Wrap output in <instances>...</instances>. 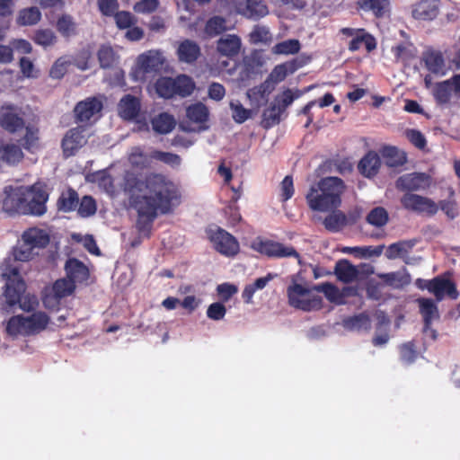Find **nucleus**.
Segmentation results:
<instances>
[{
  "mask_svg": "<svg viewBox=\"0 0 460 460\" xmlns=\"http://www.w3.org/2000/svg\"><path fill=\"white\" fill-rule=\"evenodd\" d=\"M122 188L130 207L137 213V231L147 236L155 218L172 213L181 199L178 186L167 175L157 172L127 171Z\"/></svg>",
  "mask_w": 460,
  "mask_h": 460,
  "instance_id": "obj_1",
  "label": "nucleus"
},
{
  "mask_svg": "<svg viewBox=\"0 0 460 460\" xmlns=\"http://www.w3.org/2000/svg\"><path fill=\"white\" fill-rule=\"evenodd\" d=\"M345 188L341 178L324 177L310 187L305 195L306 203L313 211L330 212L341 205Z\"/></svg>",
  "mask_w": 460,
  "mask_h": 460,
  "instance_id": "obj_2",
  "label": "nucleus"
},
{
  "mask_svg": "<svg viewBox=\"0 0 460 460\" xmlns=\"http://www.w3.org/2000/svg\"><path fill=\"white\" fill-rule=\"evenodd\" d=\"M49 323V315L44 312H35L29 316H12L6 325V332L12 336L36 334L45 330Z\"/></svg>",
  "mask_w": 460,
  "mask_h": 460,
  "instance_id": "obj_3",
  "label": "nucleus"
},
{
  "mask_svg": "<svg viewBox=\"0 0 460 460\" xmlns=\"http://www.w3.org/2000/svg\"><path fill=\"white\" fill-rule=\"evenodd\" d=\"M414 285L420 290H428L435 296L437 302H440L446 297L456 300L459 296L456 284L450 279L449 272L438 275L431 279L418 278L415 279Z\"/></svg>",
  "mask_w": 460,
  "mask_h": 460,
  "instance_id": "obj_4",
  "label": "nucleus"
},
{
  "mask_svg": "<svg viewBox=\"0 0 460 460\" xmlns=\"http://www.w3.org/2000/svg\"><path fill=\"white\" fill-rule=\"evenodd\" d=\"M299 95L294 94L290 88H287L266 107L261 114V126L264 129H270L279 125L287 116L286 110Z\"/></svg>",
  "mask_w": 460,
  "mask_h": 460,
  "instance_id": "obj_5",
  "label": "nucleus"
},
{
  "mask_svg": "<svg viewBox=\"0 0 460 460\" xmlns=\"http://www.w3.org/2000/svg\"><path fill=\"white\" fill-rule=\"evenodd\" d=\"M311 289L298 283H293L287 288L288 305L304 312L320 310L323 299L319 296H309Z\"/></svg>",
  "mask_w": 460,
  "mask_h": 460,
  "instance_id": "obj_6",
  "label": "nucleus"
},
{
  "mask_svg": "<svg viewBox=\"0 0 460 460\" xmlns=\"http://www.w3.org/2000/svg\"><path fill=\"white\" fill-rule=\"evenodd\" d=\"M400 203L405 210L418 215L433 217L438 211V206L433 199L415 193H404Z\"/></svg>",
  "mask_w": 460,
  "mask_h": 460,
  "instance_id": "obj_7",
  "label": "nucleus"
},
{
  "mask_svg": "<svg viewBox=\"0 0 460 460\" xmlns=\"http://www.w3.org/2000/svg\"><path fill=\"white\" fill-rule=\"evenodd\" d=\"M0 210L8 215H26V190L23 187L6 186Z\"/></svg>",
  "mask_w": 460,
  "mask_h": 460,
  "instance_id": "obj_8",
  "label": "nucleus"
},
{
  "mask_svg": "<svg viewBox=\"0 0 460 460\" xmlns=\"http://www.w3.org/2000/svg\"><path fill=\"white\" fill-rule=\"evenodd\" d=\"M252 248L270 258L300 257L293 246H286L281 243L269 239L257 238L252 242Z\"/></svg>",
  "mask_w": 460,
  "mask_h": 460,
  "instance_id": "obj_9",
  "label": "nucleus"
},
{
  "mask_svg": "<svg viewBox=\"0 0 460 460\" xmlns=\"http://www.w3.org/2000/svg\"><path fill=\"white\" fill-rule=\"evenodd\" d=\"M209 239L216 251L226 257H234L240 251V244L237 239L221 227L211 231Z\"/></svg>",
  "mask_w": 460,
  "mask_h": 460,
  "instance_id": "obj_10",
  "label": "nucleus"
},
{
  "mask_svg": "<svg viewBox=\"0 0 460 460\" xmlns=\"http://www.w3.org/2000/svg\"><path fill=\"white\" fill-rule=\"evenodd\" d=\"M430 185V177L424 172H411L400 176L395 181V187L400 191L413 193L426 190Z\"/></svg>",
  "mask_w": 460,
  "mask_h": 460,
  "instance_id": "obj_11",
  "label": "nucleus"
},
{
  "mask_svg": "<svg viewBox=\"0 0 460 460\" xmlns=\"http://www.w3.org/2000/svg\"><path fill=\"white\" fill-rule=\"evenodd\" d=\"M26 192L29 193V199L26 197V215L42 216L47 210L49 199L46 190L41 185L34 184Z\"/></svg>",
  "mask_w": 460,
  "mask_h": 460,
  "instance_id": "obj_12",
  "label": "nucleus"
},
{
  "mask_svg": "<svg viewBox=\"0 0 460 460\" xmlns=\"http://www.w3.org/2000/svg\"><path fill=\"white\" fill-rule=\"evenodd\" d=\"M84 128L83 127H75L70 128L64 136L61 147L65 157L75 155V153L83 147L86 142Z\"/></svg>",
  "mask_w": 460,
  "mask_h": 460,
  "instance_id": "obj_13",
  "label": "nucleus"
},
{
  "mask_svg": "<svg viewBox=\"0 0 460 460\" xmlns=\"http://www.w3.org/2000/svg\"><path fill=\"white\" fill-rule=\"evenodd\" d=\"M102 110V102L96 97H90L79 102L75 107L76 120L79 122L89 121L95 114Z\"/></svg>",
  "mask_w": 460,
  "mask_h": 460,
  "instance_id": "obj_14",
  "label": "nucleus"
},
{
  "mask_svg": "<svg viewBox=\"0 0 460 460\" xmlns=\"http://www.w3.org/2000/svg\"><path fill=\"white\" fill-rule=\"evenodd\" d=\"M416 303L419 306V313L422 316L424 329L428 330L434 321L440 318L437 301L432 298L419 297L416 299Z\"/></svg>",
  "mask_w": 460,
  "mask_h": 460,
  "instance_id": "obj_15",
  "label": "nucleus"
},
{
  "mask_svg": "<svg viewBox=\"0 0 460 460\" xmlns=\"http://www.w3.org/2000/svg\"><path fill=\"white\" fill-rule=\"evenodd\" d=\"M65 270L66 278L70 281H73L74 285L87 281L90 277V271L87 266L76 258H69L66 261Z\"/></svg>",
  "mask_w": 460,
  "mask_h": 460,
  "instance_id": "obj_16",
  "label": "nucleus"
},
{
  "mask_svg": "<svg viewBox=\"0 0 460 460\" xmlns=\"http://www.w3.org/2000/svg\"><path fill=\"white\" fill-rule=\"evenodd\" d=\"M238 13L248 19L259 20L269 14V8L263 0H244L239 4Z\"/></svg>",
  "mask_w": 460,
  "mask_h": 460,
  "instance_id": "obj_17",
  "label": "nucleus"
},
{
  "mask_svg": "<svg viewBox=\"0 0 460 460\" xmlns=\"http://www.w3.org/2000/svg\"><path fill=\"white\" fill-rule=\"evenodd\" d=\"M141 104L138 98L127 94L118 104V113L121 119L128 121L135 120L140 113Z\"/></svg>",
  "mask_w": 460,
  "mask_h": 460,
  "instance_id": "obj_18",
  "label": "nucleus"
},
{
  "mask_svg": "<svg viewBox=\"0 0 460 460\" xmlns=\"http://www.w3.org/2000/svg\"><path fill=\"white\" fill-rule=\"evenodd\" d=\"M438 0H421L414 5L411 13L414 19L432 21L438 16Z\"/></svg>",
  "mask_w": 460,
  "mask_h": 460,
  "instance_id": "obj_19",
  "label": "nucleus"
},
{
  "mask_svg": "<svg viewBox=\"0 0 460 460\" xmlns=\"http://www.w3.org/2000/svg\"><path fill=\"white\" fill-rule=\"evenodd\" d=\"M22 241L29 243L33 249H43L49 245L50 236L43 229L31 227L23 232Z\"/></svg>",
  "mask_w": 460,
  "mask_h": 460,
  "instance_id": "obj_20",
  "label": "nucleus"
},
{
  "mask_svg": "<svg viewBox=\"0 0 460 460\" xmlns=\"http://www.w3.org/2000/svg\"><path fill=\"white\" fill-rule=\"evenodd\" d=\"M380 166L381 160L378 154L375 151H369L361 158L358 168L362 175L371 178L378 173Z\"/></svg>",
  "mask_w": 460,
  "mask_h": 460,
  "instance_id": "obj_21",
  "label": "nucleus"
},
{
  "mask_svg": "<svg viewBox=\"0 0 460 460\" xmlns=\"http://www.w3.org/2000/svg\"><path fill=\"white\" fill-rule=\"evenodd\" d=\"M243 76L249 78L261 72V67L265 64V57L261 51L254 50L243 58Z\"/></svg>",
  "mask_w": 460,
  "mask_h": 460,
  "instance_id": "obj_22",
  "label": "nucleus"
},
{
  "mask_svg": "<svg viewBox=\"0 0 460 460\" xmlns=\"http://www.w3.org/2000/svg\"><path fill=\"white\" fill-rule=\"evenodd\" d=\"M241 46L242 41L239 36L235 34H227L217 40V50L221 55L231 58L239 53Z\"/></svg>",
  "mask_w": 460,
  "mask_h": 460,
  "instance_id": "obj_23",
  "label": "nucleus"
},
{
  "mask_svg": "<svg viewBox=\"0 0 460 460\" xmlns=\"http://www.w3.org/2000/svg\"><path fill=\"white\" fill-rule=\"evenodd\" d=\"M164 58L158 50H149L137 57V66L145 72L158 69L164 64Z\"/></svg>",
  "mask_w": 460,
  "mask_h": 460,
  "instance_id": "obj_24",
  "label": "nucleus"
},
{
  "mask_svg": "<svg viewBox=\"0 0 460 460\" xmlns=\"http://www.w3.org/2000/svg\"><path fill=\"white\" fill-rule=\"evenodd\" d=\"M199 55L200 48L195 41L190 40H184L179 43L177 48V56L179 61L191 64L198 59Z\"/></svg>",
  "mask_w": 460,
  "mask_h": 460,
  "instance_id": "obj_25",
  "label": "nucleus"
},
{
  "mask_svg": "<svg viewBox=\"0 0 460 460\" xmlns=\"http://www.w3.org/2000/svg\"><path fill=\"white\" fill-rule=\"evenodd\" d=\"M273 89L274 88H247L246 97L255 113L268 103L271 90Z\"/></svg>",
  "mask_w": 460,
  "mask_h": 460,
  "instance_id": "obj_26",
  "label": "nucleus"
},
{
  "mask_svg": "<svg viewBox=\"0 0 460 460\" xmlns=\"http://www.w3.org/2000/svg\"><path fill=\"white\" fill-rule=\"evenodd\" d=\"M328 216L323 221L325 229L332 233L341 231L347 225H349L348 217L344 212L336 208L331 210Z\"/></svg>",
  "mask_w": 460,
  "mask_h": 460,
  "instance_id": "obj_27",
  "label": "nucleus"
},
{
  "mask_svg": "<svg viewBox=\"0 0 460 460\" xmlns=\"http://www.w3.org/2000/svg\"><path fill=\"white\" fill-rule=\"evenodd\" d=\"M334 273L337 279L343 283H350L358 276L357 268L345 259L336 262Z\"/></svg>",
  "mask_w": 460,
  "mask_h": 460,
  "instance_id": "obj_28",
  "label": "nucleus"
},
{
  "mask_svg": "<svg viewBox=\"0 0 460 460\" xmlns=\"http://www.w3.org/2000/svg\"><path fill=\"white\" fill-rule=\"evenodd\" d=\"M0 126L6 131L14 133L23 128L24 120L11 109H6L1 112Z\"/></svg>",
  "mask_w": 460,
  "mask_h": 460,
  "instance_id": "obj_29",
  "label": "nucleus"
},
{
  "mask_svg": "<svg viewBox=\"0 0 460 460\" xmlns=\"http://www.w3.org/2000/svg\"><path fill=\"white\" fill-rule=\"evenodd\" d=\"M25 291V283L23 280H15L5 283L4 296L5 302L9 306H13L21 302L22 295Z\"/></svg>",
  "mask_w": 460,
  "mask_h": 460,
  "instance_id": "obj_30",
  "label": "nucleus"
},
{
  "mask_svg": "<svg viewBox=\"0 0 460 460\" xmlns=\"http://www.w3.org/2000/svg\"><path fill=\"white\" fill-rule=\"evenodd\" d=\"M186 116L190 121L199 124L201 128L206 129L208 128L203 125L208 120L209 111L202 102H196L187 107Z\"/></svg>",
  "mask_w": 460,
  "mask_h": 460,
  "instance_id": "obj_31",
  "label": "nucleus"
},
{
  "mask_svg": "<svg viewBox=\"0 0 460 460\" xmlns=\"http://www.w3.org/2000/svg\"><path fill=\"white\" fill-rule=\"evenodd\" d=\"M153 130L158 134L170 133L176 125L175 119L167 112H162L151 120Z\"/></svg>",
  "mask_w": 460,
  "mask_h": 460,
  "instance_id": "obj_32",
  "label": "nucleus"
},
{
  "mask_svg": "<svg viewBox=\"0 0 460 460\" xmlns=\"http://www.w3.org/2000/svg\"><path fill=\"white\" fill-rule=\"evenodd\" d=\"M75 63V58L71 56L65 55L58 58L51 66L49 75L54 80L62 79L68 72L69 67Z\"/></svg>",
  "mask_w": 460,
  "mask_h": 460,
  "instance_id": "obj_33",
  "label": "nucleus"
},
{
  "mask_svg": "<svg viewBox=\"0 0 460 460\" xmlns=\"http://www.w3.org/2000/svg\"><path fill=\"white\" fill-rule=\"evenodd\" d=\"M78 194L72 188H69L66 191H63L57 202L58 210L63 212L74 211L78 207Z\"/></svg>",
  "mask_w": 460,
  "mask_h": 460,
  "instance_id": "obj_34",
  "label": "nucleus"
},
{
  "mask_svg": "<svg viewBox=\"0 0 460 460\" xmlns=\"http://www.w3.org/2000/svg\"><path fill=\"white\" fill-rule=\"evenodd\" d=\"M276 275L268 273L265 277L259 278L252 284L246 285L243 290L242 297L246 304L252 303V297L257 290L263 289Z\"/></svg>",
  "mask_w": 460,
  "mask_h": 460,
  "instance_id": "obj_35",
  "label": "nucleus"
},
{
  "mask_svg": "<svg viewBox=\"0 0 460 460\" xmlns=\"http://www.w3.org/2000/svg\"><path fill=\"white\" fill-rule=\"evenodd\" d=\"M23 158L21 147L14 144H4L0 146V159L8 164H18Z\"/></svg>",
  "mask_w": 460,
  "mask_h": 460,
  "instance_id": "obj_36",
  "label": "nucleus"
},
{
  "mask_svg": "<svg viewBox=\"0 0 460 460\" xmlns=\"http://www.w3.org/2000/svg\"><path fill=\"white\" fill-rule=\"evenodd\" d=\"M422 60L433 75L438 76L442 72L444 59L440 52L427 51L423 53Z\"/></svg>",
  "mask_w": 460,
  "mask_h": 460,
  "instance_id": "obj_37",
  "label": "nucleus"
},
{
  "mask_svg": "<svg viewBox=\"0 0 460 460\" xmlns=\"http://www.w3.org/2000/svg\"><path fill=\"white\" fill-rule=\"evenodd\" d=\"M232 27L228 26L227 21L221 16H213L208 20L205 25V33L209 37H216Z\"/></svg>",
  "mask_w": 460,
  "mask_h": 460,
  "instance_id": "obj_38",
  "label": "nucleus"
},
{
  "mask_svg": "<svg viewBox=\"0 0 460 460\" xmlns=\"http://www.w3.org/2000/svg\"><path fill=\"white\" fill-rule=\"evenodd\" d=\"M312 289L323 293L325 297L332 303H336L339 305L343 304L342 294L340 292V289L332 283L325 282L315 285Z\"/></svg>",
  "mask_w": 460,
  "mask_h": 460,
  "instance_id": "obj_39",
  "label": "nucleus"
},
{
  "mask_svg": "<svg viewBox=\"0 0 460 460\" xmlns=\"http://www.w3.org/2000/svg\"><path fill=\"white\" fill-rule=\"evenodd\" d=\"M97 57L102 68H111L119 59V55L115 50L107 45H103L99 49Z\"/></svg>",
  "mask_w": 460,
  "mask_h": 460,
  "instance_id": "obj_40",
  "label": "nucleus"
},
{
  "mask_svg": "<svg viewBox=\"0 0 460 460\" xmlns=\"http://www.w3.org/2000/svg\"><path fill=\"white\" fill-rule=\"evenodd\" d=\"M0 276L5 280V283L23 280L20 275L19 268L14 265V261L12 259H5L0 264Z\"/></svg>",
  "mask_w": 460,
  "mask_h": 460,
  "instance_id": "obj_41",
  "label": "nucleus"
},
{
  "mask_svg": "<svg viewBox=\"0 0 460 460\" xmlns=\"http://www.w3.org/2000/svg\"><path fill=\"white\" fill-rule=\"evenodd\" d=\"M367 222L376 227H382L389 221L387 210L383 207H376L369 211L366 217Z\"/></svg>",
  "mask_w": 460,
  "mask_h": 460,
  "instance_id": "obj_42",
  "label": "nucleus"
},
{
  "mask_svg": "<svg viewBox=\"0 0 460 460\" xmlns=\"http://www.w3.org/2000/svg\"><path fill=\"white\" fill-rule=\"evenodd\" d=\"M155 86H195V84L190 76L186 75H178L175 77H161L157 80Z\"/></svg>",
  "mask_w": 460,
  "mask_h": 460,
  "instance_id": "obj_43",
  "label": "nucleus"
},
{
  "mask_svg": "<svg viewBox=\"0 0 460 460\" xmlns=\"http://www.w3.org/2000/svg\"><path fill=\"white\" fill-rule=\"evenodd\" d=\"M150 155H146L139 146L132 148L128 155L129 164L138 169H146L150 165Z\"/></svg>",
  "mask_w": 460,
  "mask_h": 460,
  "instance_id": "obj_44",
  "label": "nucleus"
},
{
  "mask_svg": "<svg viewBox=\"0 0 460 460\" xmlns=\"http://www.w3.org/2000/svg\"><path fill=\"white\" fill-rule=\"evenodd\" d=\"M230 109L232 111L233 119L234 120V122L238 124L245 122L248 119L252 117V112H254L252 108H244L243 104L237 100L230 102Z\"/></svg>",
  "mask_w": 460,
  "mask_h": 460,
  "instance_id": "obj_45",
  "label": "nucleus"
},
{
  "mask_svg": "<svg viewBox=\"0 0 460 460\" xmlns=\"http://www.w3.org/2000/svg\"><path fill=\"white\" fill-rule=\"evenodd\" d=\"M52 292L60 299L72 295L75 289V285L67 278L57 279L52 285Z\"/></svg>",
  "mask_w": 460,
  "mask_h": 460,
  "instance_id": "obj_46",
  "label": "nucleus"
},
{
  "mask_svg": "<svg viewBox=\"0 0 460 460\" xmlns=\"http://www.w3.org/2000/svg\"><path fill=\"white\" fill-rule=\"evenodd\" d=\"M40 12L37 7H30L20 11L17 22L22 26H29L37 23L40 20Z\"/></svg>",
  "mask_w": 460,
  "mask_h": 460,
  "instance_id": "obj_47",
  "label": "nucleus"
},
{
  "mask_svg": "<svg viewBox=\"0 0 460 460\" xmlns=\"http://www.w3.org/2000/svg\"><path fill=\"white\" fill-rule=\"evenodd\" d=\"M382 155L387 159V164L389 166H399L402 165L406 162V156L403 153H401L395 146H385Z\"/></svg>",
  "mask_w": 460,
  "mask_h": 460,
  "instance_id": "obj_48",
  "label": "nucleus"
},
{
  "mask_svg": "<svg viewBox=\"0 0 460 460\" xmlns=\"http://www.w3.org/2000/svg\"><path fill=\"white\" fill-rule=\"evenodd\" d=\"M294 69V63H286L277 66L270 74L266 82L270 84H279L286 78L288 72H293Z\"/></svg>",
  "mask_w": 460,
  "mask_h": 460,
  "instance_id": "obj_49",
  "label": "nucleus"
},
{
  "mask_svg": "<svg viewBox=\"0 0 460 460\" xmlns=\"http://www.w3.org/2000/svg\"><path fill=\"white\" fill-rule=\"evenodd\" d=\"M36 254L35 249L24 241L13 248L14 261H29L33 259Z\"/></svg>",
  "mask_w": 460,
  "mask_h": 460,
  "instance_id": "obj_50",
  "label": "nucleus"
},
{
  "mask_svg": "<svg viewBox=\"0 0 460 460\" xmlns=\"http://www.w3.org/2000/svg\"><path fill=\"white\" fill-rule=\"evenodd\" d=\"M150 158L156 161H160L171 166H178L181 162L180 155L173 153L164 152L160 150H153L150 153Z\"/></svg>",
  "mask_w": 460,
  "mask_h": 460,
  "instance_id": "obj_51",
  "label": "nucleus"
},
{
  "mask_svg": "<svg viewBox=\"0 0 460 460\" xmlns=\"http://www.w3.org/2000/svg\"><path fill=\"white\" fill-rule=\"evenodd\" d=\"M195 88H155V93L164 99H172L176 96L185 98L192 94Z\"/></svg>",
  "mask_w": 460,
  "mask_h": 460,
  "instance_id": "obj_52",
  "label": "nucleus"
},
{
  "mask_svg": "<svg viewBox=\"0 0 460 460\" xmlns=\"http://www.w3.org/2000/svg\"><path fill=\"white\" fill-rule=\"evenodd\" d=\"M77 213L81 217H89L96 213V202L91 196H84L79 201Z\"/></svg>",
  "mask_w": 460,
  "mask_h": 460,
  "instance_id": "obj_53",
  "label": "nucleus"
},
{
  "mask_svg": "<svg viewBox=\"0 0 460 460\" xmlns=\"http://www.w3.org/2000/svg\"><path fill=\"white\" fill-rule=\"evenodd\" d=\"M300 49V43L297 40H288L276 44L272 48V52L277 55L295 54Z\"/></svg>",
  "mask_w": 460,
  "mask_h": 460,
  "instance_id": "obj_54",
  "label": "nucleus"
},
{
  "mask_svg": "<svg viewBox=\"0 0 460 460\" xmlns=\"http://www.w3.org/2000/svg\"><path fill=\"white\" fill-rule=\"evenodd\" d=\"M272 40V36L269 29L265 26L256 25L250 33V40L252 43H269Z\"/></svg>",
  "mask_w": 460,
  "mask_h": 460,
  "instance_id": "obj_55",
  "label": "nucleus"
},
{
  "mask_svg": "<svg viewBox=\"0 0 460 460\" xmlns=\"http://www.w3.org/2000/svg\"><path fill=\"white\" fill-rule=\"evenodd\" d=\"M56 39L54 32L49 29L38 30L33 37L35 43L45 48L52 46L56 42Z\"/></svg>",
  "mask_w": 460,
  "mask_h": 460,
  "instance_id": "obj_56",
  "label": "nucleus"
},
{
  "mask_svg": "<svg viewBox=\"0 0 460 460\" xmlns=\"http://www.w3.org/2000/svg\"><path fill=\"white\" fill-rule=\"evenodd\" d=\"M369 322V317L365 313L349 316L343 320V326L347 329H360Z\"/></svg>",
  "mask_w": 460,
  "mask_h": 460,
  "instance_id": "obj_57",
  "label": "nucleus"
},
{
  "mask_svg": "<svg viewBox=\"0 0 460 460\" xmlns=\"http://www.w3.org/2000/svg\"><path fill=\"white\" fill-rule=\"evenodd\" d=\"M57 27L59 32H61L65 36H69L75 33V23L73 19L69 15H62L58 22Z\"/></svg>",
  "mask_w": 460,
  "mask_h": 460,
  "instance_id": "obj_58",
  "label": "nucleus"
},
{
  "mask_svg": "<svg viewBox=\"0 0 460 460\" xmlns=\"http://www.w3.org/2000/svg\"><path fill=\"white\" fill-rule=\"evenodd\" d=\"M22 146L28 151H32L34 148L38 147L39 144V137L38 130L32 129L31 128H26V134L22 139Z\"/></svg>",
  "mask_w": 460,
  "mask_h": 460,
  "instance_id": "obj_59",
  "label": "nucleus"
},
{
  "mask_svg": "<svg viewBox=\"0 0 460 460\" xmlns=\"http://www.w3.org/2000/svg\"><path fill=\"white\" fill-rule=\"evenodd\" d=\"M361 7H368L371 9L376 16H382L387 12L389 7L388 0H369L364 1Z\"/></svg>",
  "mask_w": 460,
  "mask_h": 460,
  "instance_id": "obj_60",
  "label": "nucleus"
},
{
  "mask_svg": "<svg viewBox=\"0 0 460 460\" xmlns=\"http://www.w3.org/2000/svg\"><path fill=\"white\" fill-rule=\"evenodd\" d=\"M295 192L293 178L291 175H287L280 183V199L285 202L290 199Z\"/></svg>",
  "mask_w": 460,
  "mask_h": 460,
  "instance_id": "obj_61",
  "label": "nucleus"
},
{
  "mask_svg": "<svg viewBox=\"0 0 460 460\" xmlns=\"http://www.w3.org/2000/svg\"><path fill=\"white\" fill-rule=\"evenodd\" d=\"M433 95L439 104H446L448 103L451 95H452V90L455 91L456 94H460V88H433Z\"/></svg>",
  "mask_w": 460,
  "mask_h": 460,
  "instance_id": "obj_62",
  "label": "nucleus"
},
{
  "mask_svg": "<svg viewBox=\"0 0 460 460\" xmlns=\"http://www.w3.org/2000/svg\"><path fill=\"white\" fill-rule=\"evenodd\" d=\"M438 209H441L449 219H454L457 217V203L454 199H443L437 203Z\"/></svg>",
  "mask_w": 460,
  "mask_h": 460,
  "instance_id": "obj_63",
  "label": "nucleus"
},
{
  "mask_svg": "<svg viewBox=\"0 0 460 460\" xmlns=\"http://www.w3.org/2000/svg\"><path fill=\"white\" fill-rule=\"evenodd\" d=\"M226 314V306L219 302L211 304L207 310V316L214 321L222 320Z\"/></svg>",
  "mask_w": 460,
  "mask_h": 460,
  "instance_id": "obj_64",
  "label": "nucleus"
}]
</instances>
